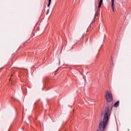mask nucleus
<instances>
[{
	"mask_svg": "<svg viewBox=\"0 0 131 131\" xmlns=\"http://www.w3.org/2000/svg\"><path fill=\"white\" fill-rule=\"evenodd\" d=\"M104 115L103 121H101L99 128L100 130L104 131L106 129V126L109 122V120L110 119V116L111 115V111H110L109 107L107 106L105 110L102 112L101 115Z\"/></svg>",
	"mask_w": 131,
	"mask_h": 131,
	"instance_id": "obj_1",
	"label": "nucleus"
},
{
	"mask_svg": "<svg viewBox=\"0 0 131 131\" xmlns=\"http://www.w3.org/2000/svg\"><path fill=\"white\" fill-rule=\"evenodd\" d=\"M105 99L107 102H112L113 100V97L112 96V94L110 93L109 91H107L105 94Z\"/></svg>",
	"mask_w": 131,
	"mask_h": 131,
	"instance_id": "obj_2",
	"label": "nucleus"
},
{
	"mask_svg": "<svg viewBox=\"0 0 131 131\" xmlns=\"http://www.w3.org/2000/svg\"><path fill=\"white\" fill-rule=\"evenodd\" d=\"M114 2H115V0H111L112 8L113 12H114Z\"/></svg>",
	"mask_w": 131,
	"mask_h": 131,
	"instance_id": "obj_3",
	"label": "nucleus"
},
{
	"mask_svg": "<svg viewBox=\"0 0 131 131\" xmlns=\"http://www.w3.org/2000/svg\"><path fill=\"white\" fill-rule=\"evenodd\" d=\"M118 106H119V101H117L114 104V107L116 108H117Z\"/></svg>",
	"mask_w": 131,
	"mask_h": 131,
	"instance_id": "obj_4",
	"label": "nucleus"
},
{
	"mask_svg": "<svg viewBox=\"0 0 131 131\" xmlns=\"http://www.w3.org/2000/svg\"><path fill=\"white\" fill-rule=\"evenodd\" d=\"M102 4H103V0H100L99 3V5H98L99 8H101L102 6Z\"/></svg>",
	"mask_w": 131,
	"mask_h": 131,
	"instance_id": "obj_5",
	"label": "nucleus"
},
{
	"mask_svg": "<svg viewBox=\"0 0 131 131\" xmlns=\"http://www.w3.org/2000/svg\"><path fill=\"white\" fill-rule=\"evenodd\" d=\"M51 3H52V0H49L48 4L47 5V7H50V6H51Z\"/></svg>",
	"mask_w": 131,
	"mask_h": 131,
	"instance_id": "obj_6",
	"label": "nucleus"
},
{
	"mask_svg": "<svg viewBox=\"0 0 131 131\" xmlns=\"http://www.w3.org/2000/svg\"><path fill=\"white\" fill-rule=\"evenodd\" d=\"M100 7H99V6H98V7L97 8V10L96 11V13H99L100 12Z\"/></svg>",
	"mask_w": 131,
	"mask_h": 131,
	"instance_id": "obj_7",
	"label": "nucleus"
},
{
	"mask_svg": "<svg viewBox=\"0 0 131 131\" xmlns=\"http://www.w3.org/2000/svg\"><path fill=\"white\" fill-rule=\"evenodd\" d=\"M99 16V13L98 12H96L95 15V18H96V17Z\"/></svg>",
	"mask_w": 131,
	"mask_h": 131,
	"instance_id": "obj_8",
	"label": "nucleus"
},
{
	"mask_svg": "<svg viewBox=\"0 0 131 131\" xmlns=\"http://www.w3.org/2000/svg\"><path fill=\"white\" fill-rule=\"evenodd\" d=\"M90 29H91V27H89L87 30V32H89V31H90Z\"/></svg>",
	"mask_w": 131,
	"mask_h": 131,
	"instance_id": "obj_9",
	"label": "nucleus"
}]
</instances>
